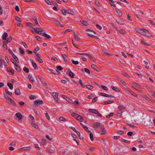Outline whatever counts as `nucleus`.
<instances>
[{"label":"nucleus","instance_id":"obj_48","mask_svg":"<svg viewBox=\"0 0 155 155\" xmlns=\"http://www.w3.org/2000/svg\"><path fill=\"white\" fill-rule=\"evenodd\" d=\"M87 35L88 36L91 37V38H98L97 36H94V35H91L89 33H87Z\"/></svg>","mask_w":155,"mask_h":155},{"label":"nucleus","instance_id":"obj_12","mask_svg":"<svg viewBox=\"0 0 155 155\" xmlns=\"http://www.w3.org/2000/svg\"><path fill=\"white\" fill-rule=\"evenodd\" d=\"M91 67L94 69L95 70L99 72L100 71V69L98 68L96 65L94 64H92L91 65Z\"/></svg>","mask_w":155,"mask_h":155},{"label":"nucleus","instance_id":"obj_59","mask_svg":"<svg viewBox=\"0 0 155 155\" xmlns=\"http://www.w3.org/2000/svg\"><path fill=\"white\" fill-rule=\"evenodd\" d=\"M35 38L38 41H41V38L38 36H36L35 37Z\"/></svg>","mask_w":155,"mask_h":155},{"label":"nucleus","instance_id":"obj_25","mask_svg":"<svg viewBox=\"0 0 155 155\" xmlns=\"http://www.w3.org/2000/svg\"><path fill=\"white\" fill-rule=\"evenodd\" d=\"M66 11L67 13L71 15H73L74 13V11L70 9L66 10Z\"/></svg>","mask_w":155,"mask_h":155},{"label":"nucleus","instance_id":"obj_32","mask_svg":"<svg viewBox=\"0 0 155 155\" xmlns=\"http://www.w3.org/2000/svg\"><path fill=\"white\" fill-rule=\"evenodd\" d=\"M13 70H12L11 69V68L9 67H8L7 68V71L8 72H11L12 73V74H14V72L13 71Z\"/></svg>","mask_w":155,"mask_h":155},{"label":"nucleus","instance_id":"obj_29","mask_svg":"<svg viewBox=\"0 0 155 155\" xmlns=\"http://www.w3.org/2000/svg\"><path fill=\"white\" fill-rule=\"evenodd\" d=\"M75 53L76 54H81V55H82V54L83 55H87L88 56L89 58H90V57H91V56L90 54H89L84 53H75Z\"/></svg>","mask_w":155,"mask_h":155},{"label":"nucleus","instance_id":"obj_3","mask_svg":"<svg viewBox=\"0 0 155 155\" xmlns=\"http://www.w3.org/2000/svg\"><path fill=\"white\" fill-rule=\"evenodd\" d=\"M12 39V37L11 36L9 37L7 39V40L5 41H4L3 42V47L4 48H7V44L11 42Z\"/></svg>","mask_w":155,"mask_h":155},{"label":"nucleus","instance_id":"obj_37","mask_svg":"<svg viewBox=\"0 0 155 155\" xmlns=\"http://www.w3.org/2000/svg\"><path fill=\"white\" fill-rule=\"evenodd\" d=\"M118 108L120 110H124L125 109V107L124 106H119L118 107Z\"/></svg>","mask_w":155,"mask_h":155},{"label":"nucleus","instance_id":"obj_11","mask_svg":"<svg viewBox=\"0 0 155 155\" xmlns=\"http://www.w3.org/2000/svg\"><path fill=\"white\" fill-rule=\"evenodd\" d=\"M51 73L54 74L55 75H58L60 73V72L57 71L56 70H53L52 69H49Z\"/></svg>","mask_w":155,"mask_h":155},{"label":"nucleus","instance_id":"obj_30","mask_svg":"<svg viewBox=\"0 0 155 155\" xmlns=\"http://www.w3.org/2000/svg\"><path fill=\"white\" fill-rule=\"evenodd\" d=\"M111 88L113 90L115 91L116 92H119L120 91L118 89L117 87H115L113 86H111Z\"/></svg>","mask_w":155,"mask_h":155},{"label":"nucleus","instance_id":"obj_7","mask_svg":"<svg viewBox=\"0 0 155 155\" xmlns=\"http://www.w3.org/2000/svg\"><path fill=\"white\" fill-rule=\"evenodd\" d=\"M101 134L102 135L105 134H106V131L104 125H101Z\"/></svg>","mask_w":155,"mask_h":155},{"label":"nucleus","instance_id":"obj_40","mask_svg":"<svg viewBox=\"0 0 155 155\" xmlns=\"http://www.w3.org/2000/svg\"><path fill=\"white\" fill-rule=\"evenodd\" d=\"M26 25L27 26H28L31 28H32L33 25L30 22H28L26 23Z\"/></svg>","mask_w":155,"mask_h":155},{"label":"nucleus","instance_id":"obj_22","mask_svg":"<svg viewBox=\"0 0 155 155\" xmlns=\"http://www.w3.org/2000/svg\"><path fill=\"white\" fill-rule=\"evenodd\" d=\"M64 55L66 56V57H67V55L66 54H65L64 52L63 54H61V56L63 57V59L64 60V61L66 62H68V61L66 58L64 57Z\"/></svg>","mask_w":155,"mask_h":155},{"label":"nucleus","instance_id":"obj_34","mask_svg":"<svg viewBox=\"0 0 155 155\" xmlns=\"http://www.w3.org/2000/svg\"><path fill=\"white\" fill-rule=\"evenodd\" d=\"M7 85L9 87V88L11 89L12 90L13 88V86L12 83H7Z\"/></svg>","mask_w":155,"mask_h":155},{"label":"nucleus","instance_id":"obj_8","mask_svg":"<svg viewBox=\"0 0 155 155\" xmlns=\"http://www.w3.org/2000/svg\"><path fill=\"white\" fill-rule=\"evenodd\" d=\"M146 88L147 90V91L149 92H150L151 93V95L153 96L154 97H155V93L154 92V91H152V90L150 89V87L148 86H147L146 87Z\"/></svg>","mask_w":155,"mask_h":155},{"label":"nucleus","instance_id":"obj_26","mask_svg":"<svg viewBox=\"0 0 155 155\" xmlns=\"http://www.w3.org/2000/svg\"><path fill=\"white\" fill-rule=\"evenodd\" d=\"M115 9L117 13L118 14L119 16H121L122 15V12L117 9Z\"/></svg>","mask_w":155,"mask_h":155},{"label":"nucleus","instance_id":"obj_38","mask_svg":"<svg viewBox=\"0 0 155 155\" xmlns=\"http://www.w3.org/2000/svg\"><path fill=\"white\" fill-rule=\"evenodd\" d=\"M78 115L75 113H72V114H71V116L74 117L75 118H77V117H78Z\"/></svg>","mask_w":155,"mask_h":155},{"label":"nucleus","instance_id":"obj_36","mask_svg":"<svg viewBox=\"0 0 155 155\" xmlns=\"http://www.w3.org/2000/svg\"><path fill=\"white\" fill-rule=\"evenodd\" d=\"M23 71L26 73H28L29 72V70L27 68L25 67L23 68Z\"/></svg>","mask_w":155,"mask_h":155},{"label":"nucleus","instance_id":"obj_51","mask_svg":"<svg viewBox=\"0 0 155 155\" xmlns=\"http://www.w3.org/2000/svg\"><path fill=\"white\" fill-rule=\"evenodd\" d=\"M5 91L9 95H11L12 94V93L11 92L9 91L7 89H6L5 90Z\"/></svg>","mask_w":155,"mask_h":155},{"label":"nucleus","instance_id":"obj_17","mask_svg":"<svg viewBox=\"0 0 155 155\" xmlns=\"http://www.w3.org/2000/svg\"><path fill=\"white\" fill-rule=\"evenodd\" d=\"M14 68L15 70L18 72L21 71V69L20 67L17 64H15H15Z\"/></svg>","mask_w":155,"mask_h":155},{"label":"nucleus","instance_id":"obj_54","mask_svg":"<svg viewBox=\"0 0 155 155\" xmlns=\"http://www.w3.org/2000/svg\"><path fill=\"white\" fill-rule=\"evenodd\" d=\"M15 20H16V21H17L18 22H21V18H19L18 16H16L15 17Z\"/></svg>","mask_w":155,"mask_h":155},{"label":"nucleus","instance_id":"obj_20","mask_svg":"<svg viewBox=\"0 0 155 155\" xmlns=\"http://www.w3.org/2000/svg\"><path fill=\"white\" fill-rule=\"evenodd\" d=\"M30 147H27L21 148L20 149V150H29L30 149Z\"/></svg>","mask_w":155,"mask_h":155},{"label":"nucleus","instance_id":"obj_39","mask_svg":"<svg viewBox=\"0 0 155 155\" xmlns=\"http://www.w3.org/2000/svg\"><path fill=\"white\" fill-rule=\"evenodd\" d=\"M81 22L85 26H87L88 25V23L85 21L82 20Z\"/></svg>","mask_w":155,"mask_h":155},{"label":"nucleus","instance_id":"obj_23","mask_svg":"<svg viewBox=\"0 0 155 155\" xmlns=\"http://www.w3.org/2000/svg\"><path fill=\"white\" fill-rule=\"evenodd\" d=\"M28 78H29L30 81H31L32 83H33L35 81V80L34 79L33 77L31 75L30 76V74H29Z\"/></svg>","mask_w":155,"mask_h":155},{"label":"nucleus","instance_id":"obj_63","mask_svg":"<svg viewBox=\"0 0 155 155\" xmlns=\"http://www.w3.org/2000/svg\"><path fill=\"white\" fill-rule=\"evenodd\" d=\"M21 44V45H22L25 48H28L27 45L25 42H22Z\"/></svg>","mask_w":155,"mask_h":155},{"label":"nucleus","instance_id":"obj_62","mask_svg":"<svg viewBox=\"0 0 155 155\" xmlns=\"http://www.w3.org/2000/svg\"><path fill=\"white\" fill-rule=\"evenodd\" d=\"M133 134V132L132 131H130L127 133V135L129 136H131Z\"/></svg>","mask_w":155,"mask_h":155},{"label":"nucleus","instance_id":"obj_42","mask_svg":"<svg viewBox=\"0 0 155 155\" xmlns=\"http://www.w3.org/2000/svg\"><path fill=\"white\" fill-rule=\"evenodd\" d=\"M94 110H97L96 109H89V111L91 113H94V114L96 113V111Z\"/></svg>","mask_w":155,"mask_h":155},{"label":"nucleus","instance_id":"obj_64","mask_svg":"<svg viewBox=\"0 0 155 155\" xmlns=\"http://www.w3.org/2000/svg\"><path fill=\"white\" fill-rule=\"evenodd\" d=\"M96 27H97V29H99L100 30L102 29V27H101V26H100L99 25H98V24H97L96 25Z\"/></svg>","mask_w":155,"mask_h":155},{"label":"nucleus","instance_id":"obj_57","mask_svg":"<svg viewBox=\"0 0 155 155\" xmlns=\"http://www.w3.org/2000/svg\"><path fill=\"white\" fill-rule=\"evenodd\" d=\"M96 111V113L95 114H96L98 116L100 117H102L101 115L99 112L97 110H95Z\"/></svg>","mask_w":155,"mask_h":155},{"label":"nucleus","instance_id":"obj_46","mask_svg":"<svg viewBox=\"0 0 155 155\" xmlns=\"http://www.w3.org/2000/svg\"><path fill=\"white\" fill-rule=\"evenodd\" d=\"M141 43L143 45H144L145 46V47H147V46H149L150 45H149L148 44H147V43H146L144 41H142V40L141 41Z\"/></svg>","mask_w":155,"mask_h":155},{"label":"nucleus","instance_id":"obj_58","mask_svg":"<svg viewBox=\"0 0 155 155\" xmlns=\"http://www.w3.org/2000/svg\"><path fill=\"white\" fill-rule=\"evenodd\" d=\"M61 11L62 13L64 15H66V13H67V12H66V10H65L64 9H62L61 10Z\"/></svg>","mask_w":155,"mask_h":155},{"label":"nucleus","instance_id":"obj_49","mask_svg":"<svg viewBox=\"0 0 155 155\" xmlns=\"http://www.w3.org/2000/svg\"><path fill=\"white\" fill-rule=\"evenodd\" d=\"M59 120L61 121H66V120L63 117H61L59 118Z\"/></svg>","mask_w":155,"mask_h":155},{"label":"nucleus","instance_id":"obj_31","mask_svg":"<svg viewBox=\"0 0 155 155\" xmlns=\"http://www.w3.org/2000/svg\"><path fill=\"white\" fill-rule=\"evenodd\" d=\"M127 91H129L133 96L135 97H137V95L135 94L134 93L133 91L130 90V89H128V90H127Z\"/></svg>","mask_w":155,"mask_h":155},{"label":"nucleus","instance_id":"obj_41","mask_svg":"<svg viewBox=\"0 0 155 155\" xmlns=\"http://www.w3.org/2000/svg\"><path fill=\"white\" fill-rule=\"evenodd\" d=\"M117 114L118 115V116L120 117L121 116V114L122 113V112L121 110H118L117 111Z\"/></svg>","mask_w":155,"mask_h":155},{"label":"nucleus","instance_id":"obj_21","mask_svg":"<svg viewBox=\"0 0 155 155\" xmlns=\"http://www.w3.org/2000/svg\"><path fill=\"white\" fill-rule=\"evenodd\" d=\"M100 126L101 125H100V123L98 122H97L94 124V128L95 129H96L97 128Z\"/></svg>","mask_w":155,"mask_h":155},{"label":"nucleus","instance_id":"obj_6","mask_svg":"<svg viewBox=\"0 0 155 155\" xmlns=\"http://www.w3.org/2000/svg\"><path fill=\"white\" fill-rule=\"evenodd\" d=\"M43 104L44 102L42 101L36 100L34 101L33 104L34 105L37 106Z\"/></svg>","mask_w":155,"mask_h":155},{"label":"nucleus","instance_id":"obj_35","mask_svg":"<svg viewBox=\"0 0 155 155\" xmlns=\"http://www.w3.org/2000/svg\"><path fill=\"white\" fill-rule=\"evenodd\" d=\"M74 73H73L71 71H69V75L71 77V78H74Z\"/></svg>","mask_w":155,"mask_h":155},{"label":"nucleus","instance_id":"obj_13","mask_svg":"<svg viewBox=\"0 0 155 155\" xmlns=\"http://www.w3.org/2000/svg\"><path fill=\"white\" fill-rule=\"evenodd\" d=\"M15 116L19 120H21L22 119V114L18 112L16 113L15 114Z\"/></svg>","mask_w":155,"mask_h":155},{"label":"nucleus","instance_id":"obj_60","mask_svg":"<svg viewBox=\"0 0 155 155\" xmlns=\"http://www.w3.org/2000/svg\"><path fill=\"white\" fill-rule=\"evenodd\" d=\"M94 3L95 5L98 6H101L99 2L97 1H95Z\"/></svg>","mask_w":155,"mask_h":155},{"label":"nucleus","instance_id":"obj_28","mask_svg":"<svg viewBox=\"0 0 155 155\" xmlns=\"http://www.w3.org/2000/svg\"><path fill=\"white\" fill-rule=\"evenodd\" d=\"M74 37L75 39L78 41H79V38L77 35L76 34L75 32L74 33Z\"/></svg>","mask_w":155,"mask_h":155},{"label":"nucleus","instance_id":"obj_4","mask_svg":"<svg viewBox=\"0 0 155 155\" xmlns=\"http://www.w3.org/2000/svg\"><path fill=\"white\" fill-rule=\"evenodd\" d=\"M61 96L64 99H65L67 101L73 104L74 103V102L72 100L66 97L65 95H61Z\"/></svg>","mask_w":155,"mask_h":155},{"label":"nucleus","instance_id":"obj_19","mask_svg":"<svg viewBox=\"0 0 155 155\" xmlns=\"http://www.w3.org/2000/svg\"><path fill=\"white\" fill-rule=\"evenodd\" d=\"M15 94L18 95H19L21 94L20 90L19 88H17L15 91Z\"/></svg>","mask_w":155,"mask_h":155},{"label":"nucleus","instance_id":"obj_9","mask_svg":"<svg viewBox=\"0 0 155 155\" xmlns=\"http://www.w3.org/2000/svg\"><path fill=\"white\" fill-rule=\"evenodd\" d=\"M38 18L37 16H33L32 17V19H33V20L34 21V22L35 24L37 25L38 26H40V25L38 24Z\"/></svg>","mask_w":155,"mask_h":155},{"label":"nucleus","instance_id":"obj_5","mask_svg":"<svg viewBox=\"0 0 155 155\" xmlns=\"http://www.w3.org/2000/svg\"><path fill=\"white\" fill-rule=\"evenodd\" d=\"M9 52L11 54L13 58L15 59V61L17 62H19V61L18 58L15 55V54L13 53L12 51L10 49H9L8 50Z\"/></svg>","mask_w":155,"mask_h":155},{"label":"nucleus","instance_id":"obj_61","mask_svg":"<svg viewBox=\"0 0 155 155\" xmlns=\"http://www.w3.org/2000/svg\"><path fill=\"white\" fill-rule=\"evenodd\" d=\"M20 52L22 54L24 55L25 54L24 52H25L24 49H19Z\"/></svg>","mask_w":155,"mask_h":155},{"label":"nucleus","instance_id":"obj_2","mask_svg":"<svg viewBox=\"0 0 155 155\" xmlns=\"http://www.w3.org/2000/svg\"><path fill=\"white\" fill-rule=\"evenodd\" d=\"M35 31L38 34L44 36L46 33L44 30H42V29L36 27L34 29Z\"/></svg>","mask_w":155,"mask_h":155},{"label":"nucleus","instance_id":"obj_18","mask_svg":"<svg viewBox=\"0 0 155 155\" xmlns=\"http://www.w3.org/2000/svg\"><path fill=\"white\" fill-rule=\"evenodd\" d=\"M8 34L6 32H4L2 36V39L4 40H6L8 36Z\"/></svg>","mask_w":155,"mask_h":155},{"label":"nucleus","instance_id":"obj_50","mask_svg":"<svg viewBox=\"0 0 155 155\" xmlns=\"http://www.w3.org/2000/svg\"><path fill=\"white\" fill-rule=\"evenodd\" d=\"M36 59L40 63H42L43 62V60L40 58V57L38 58H36Z\"/></svg>","mask_w":155,"mask_h":155},{"label":"nucleus","instance_id":"obj_45","mask_svg":"<svg viewBox=\"0 0 155 155\" xmlns=\"http://www.w3.org/2000/svg\"><path fill=\"white\" fill-rule=\"evenodd\" d=\"M32 125L33 127L36 129H38V125L35 123H32Z\"/></svg>","mask_w":155,"mask_h":155},{"label":"nucleus","instance_id":"obj_47","mask_svg":"<svg viewBox=\"0 0 155 155\" xmlns=\"http://www.w3.org/2000/svg\"><path fill=\"white\" fill-rule=\"evenodd\" d=\"M90 139L91 141H93L94 139L93 137V135L92 133H90L89 134Z\"/></svg>","mask_w":155,"mask_h":155},{"label":"nucleus","instance_id":"obj_55","mask_svg":"<svg viewBox=\"0 0 155 155\" xmlns=\"http://www.w3.org/2000/svg\"><path fill=\"white\" fill-rule=\"evenodd\" d=\"M71 62L72 63L75 65H77L79 64V62L78 61H74V60H72Z\"/></svg>","mask_w":155,"mask_h":155},{"label":"nucleus","instance_id":"obj_44","mask_svg":"<svg viewBox=\"0 0 155 155\" xmlns=\"http://www.w3.org/2000/svg\"><path fill=\"white\" fill-rule=\"evenodd\" d=\"M56 68L57 69V70H58L60 71H61L63 69V68L61 67V66H56Z\"/></svg>","mask_w":155,"mask_h":155},{"label":"nucleus","instance_id":"obj_14","mask_svg":"<svg viewBox=\"0 0 155 155\" xmlns=\"http://www.w3.org/2000/svg\"><path fill=\"white\" fill-rule=\"evenodd\" d=\"M54 22L55 24L58 25V26L61 27H64V25H61L60 21L56 19H55L54 21Z\"/></svg>","mask_w":155,"mask_h":155},{"label":"nucleus","instance_id":"obj_15","mask_svg":"<svg viewBox=\"0 0 155 155\" xmlns=\"http://www.w3.org/2000/svg\"><path fill=\"white\" fill-rule=\"evenodd\" d=\"M116 22L119 24L123 25L124 24V22L122 21L121 19H116Z\"/></svg>","mask_w":155,"mask_h":155},{"label":"nucleus","instance_id":"obj_53","mask_svg":"<svg viewBox=\"0 0 155 155\" xmlns=\"http://www.w3.org/2000/svg\"><path fill=\"white\" fill-rule=\"evenodd\" d=\"M84 71L87 74H90V71L87 68H84Z\"/></svg>","mask_w":155,"mask_h":155},{"label":"nucleus","instance_id":"obj_33","mask_svg":"<svg viewBox=\"0 0 155 155\" xmlns=\"http://www.w3.org/2000/svg\"><path fill=\"white\" fill-rule=\"evenodd\" d=\"M85 86L87 88L91 90L93 88V86L90 85H85Z\"/></svg>","mask_w":155,"mask_h":155},{"label":"nucleus","instance_id":"obj_24","mask_svg":"<svg viewBox=\"0 0 155 155\" xmlns=\"http://www.w3.org/2000/svg\"><path fill=\"white\" fill-rule=\"evenodd\" d=\"M76 119L80 121V122H82L83 120V119L82 117L81 116H80L79 115H78V116Z\"/></svg>","mask_w":155,"mask_h":155},{"label":"nucleus","instance_id":"obj_1","mask_svg":"<svg viewBox=\"0 0 155 155\" xmlns=\"http://www.w3.org/2000/svg\"><path fill=\"white\" fill-rule=\"evenodd\" d=\"M135 30L137 32L140 34L144 35L148 37H152V36L149 33V31L144 28L140 29L139 28H135Z\"/></svg>","mask_w":155,"mask_h":155},{"label":"nucleus","instance_id":"obj_56","mask_svg":"<svg viewBox=\"0 0 155 155\" xmlns=\"http://www.w3.org/2000/svg\"><path fill=\"white\" fill-rule=\"evenodd\" d=\"M79 81L80 83V84L83 87H85V85L84 84L82 83V81L80 79Z\"/></svg>","mask_w":155,"mask_h":155},{"label":"nucleus","instance_id":"obj_27","mask_svg":"<svg viewBox=\"0 0 155 155\" xmlns=\"http://www.w3.org/2000/svg\"><path fill=\"white\" fill-rule=\"evenodd\" d=\"M114 101H106L104 102H103L102 103L103 104H110V103H114Z\"/></svg>","mask_w":155,"mask_h":155},{"label":"nucleus","instance_id":"obj_43","mask_svg":"<svg viewBox=\"0 0 155 155\" xmlns=\"http://www.w3.org/2000/svg\"><path fill=\"white\" fill-rule=\"evenodd\" d=\"M119 32L121 34H124L126 33V31L124 29H120L119 30Z\"/></svg>","mask_w":155,"mask_h":155},{"label":"nucleus","instance_id":"obj_16","mask_svg":"<svg viewBox=\"0 0 155 155\" xmlns=\"http://www.w3.org/2000/svg\"><path fill=\"white\" fill-rule=\"evenodd\" d=\"M32 64L33 65V67L34 68L35 70L38 69V66L37 64L35 63V62L33 61L32 60L31 61Z\"/></svg>","mask_w":155,"mask_h":155},{"label":"nucleus","instance_id":"obj_10","mask_svg":"<svg viewBox=\"0 0 155 155\" xmlns=\"http://www.w3.org/2000/svg\"><path fill=\"white\" fill-rule=\"evenodd\" d=\"M52 96L54 99L56 101H58V93L56 92H54L53 93Z\"/></svg>","mask_w":155,"mask_h":155},{"label":"nucleus","instance_id":"obj_52","mask_svg":"<svg viewBox=\"0 0 155 155\" xmlns=\"http://www.w3.org/2000/svg\"><path fill=\"white\" fill-rule=\"evenodd\" d=\"M3 60L2 59H0V68H2L3 65Z\"/></svg>","mask_w":155,"mask_h":155}]
</instances>
